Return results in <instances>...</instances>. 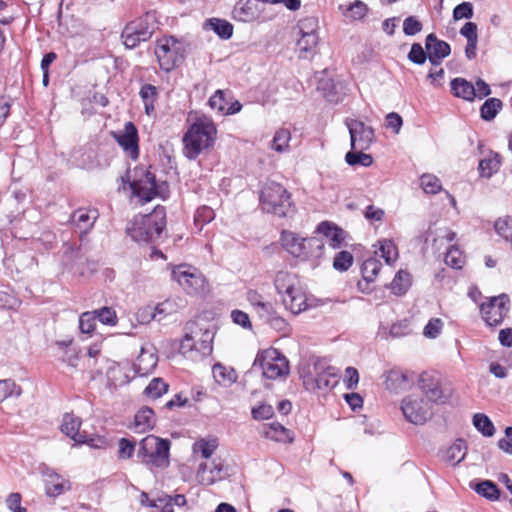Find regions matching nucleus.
<instances>
[{
    "instance_id": "f257e3e1",
    "label": "nucleus",
    "mask_w": 512,
    "mask_h": 512,
    "mask_svg": "<svg viewBox=\"0 0 512 512\" xmlns=\"http://www.w3.org/2000/svg\"><path fill=\"white\" fill-rule=\"evenodd\" d=\"M216 134V126L210 118H196L183 136L184 155L189 160H195L203 150L214 145Z\"/></svg>"
},
{
    "instance_id": "f03ea898",
    "label": "nucleus",
    "mask_w": 512,
    "mask_h": 512,
    "mask_svg": "<svg viewBox=\"0 0 512 512\" xmlns=\"http://www.w3.org/2000/svg\"><path fill=\"white\" fill-rule=\"evenodd\" d=\"M165 228L166 210L159 205L149 214L135 216L126 233L138 243H152L161 237Z\"/></svg>"
},
{
    "instance_id": "7ed1b4c3",
    "label": "nucleus",
    "mask_w": 512,
    "mask_h": 512,
    "mask_svg": "<svg viewBox=\"0 0 512 512\" xmlns=\"http://www.w3.org/2000/svg\"><path fill=\"white\" fill-rule=\"evenodd\" d=\"M171 441L149 434L140 440L136 451L138 462L148 469H165L170 465Z\"/></svg>"
},
{
    "instance_id": "20e7f679",
    "label": "nucleus",
    "mask_w": 512,
    "mask_h": 512,
    "mask_svg": "<svg viewBox=\"0 0 512 512\" xmlns=\"http://www.w3.org/2000/svg\"><path fill=\"white\" fill-rule=\"evenodd\" d=\"M124 183H128L134 195L149 202L156 196H162V191L167 190V182L158 184L156 176L143 166H137L133 170H127L121 177Z\"/></svg>"
},
{
    "instance_id": "39448f33",
    "label": "nucleus",
    "mask_w": 512,
    "mask_h": 512,
    "mask_svg": "<svg viewBox=\"0 0 512 512\" xmlns=\"http://www.w3.org/2000/svg\"><path fill=\"white\" fill-rule=\"evenodd\" d=\"M158 29L155 11H148L144 15L127 23L122 30L121 38L128 49H134L141 42H146Z\"/></svg>"
},
{
    "instance_id": "423d86ee",
    "label": "nucleus",
    "mask_w": 512,
    "mask_h": 512,
    "mask_svg": "<svg viewBox=\"0 0 512 512\" xmlns=\"http://www.w3.org/2000/svg\"><path fill=\"white\" fill-rule=\"evenodd\" d=\"M262 209L278 217H288L295 212L291 194L279 183L267 184L261 191Z\"/></svg>"
},
{
    "instance_id": "0eeeda50",
    "label": "nucleus",
    "mask_w": 512,
    "mask_h": 512,
    "mask_svg": "<svg viewBox=\"0 0 512 512\" xmlns=\"http://www.w3.org/2000/svg\"><path fill=\"white\" fill-rule=\"evenodd\" d=\"M252 368L254 371L259 369L263 377L271 380L286 376L289 373L288 360L275 348L258 352Z\"/></svg>"
},
{
    "instance_id": "6e6552de",
    "label": "nucleus",
    "mask_w": 512,
    "mask_h": 512,
    "mask_svg": "<svg viewBox=\"0 0 512 512\" xmlns=\"http://www.w3.org/2000/svg\"><path fill=\"white\" fill-rule=\"evenodd\" d=\"M171 277L189 295H204L209 291V285L204 275L196 268L181 264L172 269Z\"/></svg>"
},
{
    "instance_id": "1a4fd4ad",
    "label": "nucleus",
    "mask_w": 512,
    "mask_h": 512,
    "mask_svg": "<svg viewBox=\"0 0 512 512\" xmlns=\"http://www.w3.org/2000/svg\"><path fill=\"white\" fill-rule=\"evenodd\" d=\"M155 55L160 68L165 72L172 71L184 59L183 49L179 41L173 36L157 39Z\"/></svg>"
},
{
    "instance_id": "9d476101",
    "label": "nucleus",
    "mask_w": 512,
    "mask_h": 512,
    "mask_svg": "<svg viewBox=\"0 0 512 512\" xmlns=\"http://www.w3.org/2000/svg\"><path fill=\"white\" fill-rule=\"evenodd\" d=\"M481 318L488 327L501 325L510 311V298L507 294H500L487 298L479 304Z\"/></svg>"
},
{
    "instance_id": "9b49d317",
    "label": "nucleus",
    "mask_w": 512,
    "mask_h": 512,
    "mask_svg": "<svg viewBox=\"0 0 512 512\" xmlns=\"http://www.w3.org/2000/svg\"><path fill=\"white\" fill-rule=\"evenodd\" d=\"M345 125L350 135L352 150H368L375 141V130L363 121L355 118H346Z\"/></svg>"
},
{
    "instance_id": "f8f14e48",
    "label": "nucleus",
    "mask_w": 512,
    "mask_h": 512,
    "mask_svg": "<svg viewBox=\"0 0 512 512\" xmlns=\"http://www.w3.org/2000/svg\"><path fill=\"white\" fill-rule=\"evenodd\" d=\"M38 470L44 478L45 494L47 497L57 498L71 490L72 483L70 480L64 478L45 463L40 464Z\"/></svg>"
},
{
    "instance_id": "ddd939ff",
    "label": "nucleus",
    "mask_w": 512,
    "mask_h": 512,
    "mask_svg": "<svg viewBox=\"0 0 512 512\" xmlns=\"http://www.w3.org/2000/svg\"><path fill=\"white\" fill-rule=\"evenodd\" d=\"M401 410L405 419L414 425H424L431 417L424 399L413 395L402 399Z\"/></svg>"
},
{
    "instance_id": "4468645a",
    "label": "nucleus",
    "mask_w": 512,
    "mask_h": 512,
    "mask_svg": "<svg viewBox=\"0 0 512 512\" xmlns=\"http://www.w3.org/2000/svg\"><path fill=\"white\" fill-rule=\"evenodd\" d=\"M418 386L428 401L435 404H445L451 393L442 387L438 376L424 372L420 375Z\"/></svg>"
},
{
    "instance_id": "2eb2a0df",
    "label": "nucleus",
    "mask_w": 512,
    "mask_h": 512,
    "mask_svg": "<svg viewBox=\"0 0 512 512\" xmlns=\"http://www.w3.org/2000/svg\"><path fill=\"white\" fill-rule=\"evenodd\" d=\"M112 136L123 151L132 159L139 157V135L136 125L128 121L124 125V129L118 132H112Z\"/></svg>"
},
{
    "instance_id": "dca6fc26",
    "label": "nucleus",
    "mask_w": 512,
    "mask_h": 512,
    "mask_svg": "<svg viewBox=\"0 0 512 512\" xmlns=\"http://www.w3.org/2000/svg\"><path fill=\"white\" fill-rule=\"evenodd\" d=\"M66 258L71 259L65 264L66 269L73 275L85 277L92 275L96 271V262L84 258L80 254V247L70 245L64 252Z\"/></svg>"
},
{
    "instance_id": "f3484780",
    "label": "nucleus",
    "mask_w": 512,
    "mask_h": 512,
    "mask_svg": "<svg viewBox=\"0 0 512 512\" xmlns=\"http://www.w3.org/2000/svg\"><path fill=\"white\" fill-rule=\"evenodd\" d=\"M286 309L294 315L300 314L307 309L316 306L315 299L309 297L301 287H290L288 293L282 297Z\"/></svg>"
},
{
    "instance_id": "a211bd4d",
    "label": "nucleus",
    "mask_w": 512,
    "mask_h": 512,
    "mask_svg": "<svg viewBox=\"0 0 512 512\" xmlns=\"http://www.w3.org/2000/svg\"><path fill=\"white\" fill-rule=\"evenodd\" d=\"M98 217V210L91 208H79L71 214L69 222L79 229L81 242L87 237L88 231L93 228Z\"/></svg>"
},
{
    "instance_id": "6ab92c4d",
    "label": "nucleus",
    "mask_w": 512,
    "mask_h": 512,
    "mask_svg": "<svg viewBox=\"0 0 512 512\" xmlns=\"http://www.w3.org/2000/svg\"><path fill=\"white\" fill-rule=\"evenodd\" d=\"M425 49L428 51L429 62L433 66L440 65L442 60L451 53L450 44L444 40L438 39L434 33H430L426 36Z\"/></svg>"
},
{
    "instance_id": "aec40b11",
    "label": "nucleus",
    "mask_w": 512,
    "mask_h": 512,
    "mask_svg": "<svg viewBox=\"0 0 512 512\" xmlns=\"http://www.w3.org/2000/svg\"><path fill=\"white\" fill-rule=\"evenodd\" d=\"M314 369L316 371L314 382L317 389L329 391L339 383V369L333 366L324 367L322 364H316Z\"/></svg>"
},
{
    "instance_id": "412c9836",
    "label": "nucleus",
    "mask_w": 512,
    "mask_h": 512,
    "mask_svg": "<svg viewBox=\"0 0 512 512\" xmlns=\"http://www.w3.org/2000/svg\"><path fill=\"white\" fill-rule=\"evenodd\" d=\"M382 268V263L373 257L366 259L361 266L362 281L357 284L358 289L363 293H370L372 288L370 284L374 282L376 276Z\"/></svg>"
},
{
    "instance_id": "4be33fe9",
    "label": "nucleus",
    "mask_w": 512,
    "mask_h": 512,
    "mask_svg": "<svg viewBox=\"0 0 512 512\" xmlns=\"http://www.w3.org/2000/svg\"><path fill=\"white\" fill-rule=\"evenodd\" d=\"M315 233L327 238L329 241V246L333 249L340 248L345 240L344 230L329 221L320 222L316 227Z\"/></svg>"
},
{
    "instance_id": "5701e85b",
    "label": "nucleus",
    "mask_w": 512,
    "mask_h": 512,
    "mask_svg": "<svg viewBox=\"0 0 512 512\" xmlns=\"http://www.w3.org/2000/svg\"><path fill=\"white\" fill-rule=\"evenodd\" d=\"M258 15V6L251 0H238L232 10V18L244 23L254 21Z\"/></svg>"
},
{
    "instance_id": "b1692460",
    "label": "nucleus",
    "mask_w": 512,
    "mask_h": 512,
    "mask_svg": "<svg viewBox=\"0 0 512 512\" xmlns=\"http://www.w3.org/2000/svg\"><path fill=\"white\" fill-rule=\"evenodd\" d=\"M156 424L155 413L152 408L144 406L134 416L132 429L135 433H145L154 428Z\"/></svg>"
},
{
    "instance_id": "393cba45",
    "label": "nucleus",
    "mask_w": 512,
    "mask_h": 512,
    "mask_svg": "<svg viewBox=\"0 0 512 512\" xmlns=\"http://www.w3.org/2000/svg\"><path fill=\"white\" fill-rule=\"evenodd\" d=\"M82 420L73 414L66 413L63 416L62 424L60 426L61 432L74 440L77 444L85 442V435L80 434L79 430Z\"/></svg>"
},
{
    "instance_id": "a878e982",
    "label": "nucleus",
    "mask_w": 512,
    "mask_h": 512,
    "mask_svg": "<svg viewBox=\"0 0 512 512\" xmlns=\"http://www.w3.org/2000/svg\"><path fill=\"white\" fill-rule=\"evenodd\" d=\"M300 254L298 258L303 260L319 259L323 255L324 241L318 236H311L303 238Z\"/></svg>"
},
{
    "instance_id": "bb28decb",
    "label": "nucleus",
    "mask_w": 512,
    "mask_h": 512,
    "mask_svg": "<svg viewBox=\"0 0 512 512\" xmlns=\"http://www.w3.org/2000/svg\"><path fill=\"white\" fill-rule=\"evenodd\" d=\"M466 452L467 444L465 440L458 438L446 449L443 455V461L455 467L465 459Z\"/></svg>"
},
{
    "instance_id": "cd10ccee",
    "label": "nucleus",
    "mask_w": 512,
    "mask_h": 512,
    "mask_svg": "<svg viewBox=\"0 0 512 512\" xmlns=\"http://www.w3.org/2000/svg\"><path fill=\"white\" fill-rule=\"evenodd\" d=\"M451 93L457 97L466 101H474L476 98L475 87L468 80L457 77L450 82Z\"/></svg>"
},
{
    "instance_id": "c85d7f7f",
    "label": "nucleus",
    "mask_w": 512,
    "mask_h": 512,
    "mask_svg": "<svg viewBox=\"0 0 512 512\" xmlns=\"http://www.w3.org/2000/svg\"><path fill=\"white\" fill-rule=\"evenodd\" d=\"M303 237L298 234L283 230L280 235V243L282 248L293 257L298 258L300 254H303L301 250Z\"/></svg>"
},
{
    "instance_id": "c756f323",
    "label": "nucleus",
    "mask_w": 512,
    "mask_h": 512,
    "mask_svg": "<svg viewBox=\"0 0 512 512\" xmlns=\"http://www.w3.org/2000/svg\"><path fill=\"white\" fill-rule=\"evenodd\" d=\"M502 158L497 152L491 151L490 156L479 161L478 170L482 177L487 179L496 174L501 166Z\"/></svg>"
},
{
    "instance_id": "7c9ffc66",
    "label": "nucleus",
    "mask_w": 512,
    "mask_h": 512,
    "mask_svg": "<svg viewBox=\"0 0 512 512\" xmlns=\"http://www.w3.org/2000/svg\"><path fill=\"white\" fill-rule=\"evenodd\" d=\"M205 29L212 30L219 38L228 40L233 35V25L224 19L220 18H209L204 23Z\"/></svg>"
},
{
    "instance_id": "2f4dec72",
    "label": "nucleus",
    "mask_w": 512,
    "mask_h": 512,
    "mask_svg": "<svg viewBox=\"0 0 512 512\" xmlns=\"http://www.w3.org/2000/svg\"><path fill=\"white\" fill-rule=\"evenodd\" d=\"M265 436L275 442L292 443L294 441L293 432L285 428L279 422L270 423L268 429L265 431Z\"/></svg>"
},
{
    "instance_id": "473e14b6",
    "label": "nucleus",
    "mask_w": 512,
    "mask_h": 512,
    "mask_svg": "<svg viewBox=\"0 0 512 512\" xmlns=\"http://www.w3.org/2000/svg\"><path fill=\"white\" fill-rule=\"evenodd\" d=\"M215 381L222 386H230L237 380V374L233 368L226 367L221 363H215L212 367Z\"/></svg>"
},
{
    "instance_id": "72a5a7b5",
    "label": "nucleus",
    "mask_w": 512,
    "mask_h": 512,
    "mask_svg": "<svg viewBox=\"0 0 512 512\" xmlns=\"http://www.w3.org/2000/svg\"><path fill=\"white\" fill-rule=\"evenodd\" d=\"M473 489L477 494L490 501H498L501 498V490L492 480H481Z\"/></svg>"
},
{
    "instance_id": "f704fd0d",
    "label": "nucleus",
    "mask_w": 512,
    "mask_h": 512,
    "mask_svg": "<svg viewBox=\"0 0 512 512\" xmlns=\"http://www.w3.org/2000/svg\"><path fill=\"white\" fill-rule=\"evenodd\" d=\"M503 109V102L499 98H487L480 107V117L486 122L496 118Z\"/></svg>"
},
{
    "instance_id": "c9c22d12",
    "label": "nucleus",
    "mask_w": 512,
    "mask_h": 512,
    "mask_svg": "<svg viewBox=\"0 0 512 512\" xmlns=\"http://www.w3.org/2000/svg\"><path fill=\"white\" fill-rule=\"evenodd\" d=\"M157 365V356L154 353L145 352L141 350L140 355L134 362L133 366L139 375H145L150 372Z\"/></svg>"
},
{
    "instance_id": "e433bc0d",
    "label": "nucleus",
    "mask_w": 512,
    "mask_h": 512,
    "mask_svg": "<svg viewBox=\"0 0 512 512\" xmlns=\"http://www.w3.org/2000/svg\"><path fill=\"white\" fill-rule=\"evenodd\" d=\"M386 330L387 329L384 326H380L379 334L385 339H388L389 337L401 338L411 333L409 322L406 319L393 323L388 332Z\"/></svg>"
},
{
    "instance_id": "4c0bfd02",
    "label": "nucleus",
    "mask_w": 512,
    "mask_h": 512,
    "mask_svg": "<svg viewBox=\"0 0 512 512\" xmlns=\"http://www.w3.org/2000/svg\"><path fill=\"white\" fill-rule=\"evenodd\" d=\"M410 286L411 275L410 273L403 270L398 271L391 282L392 293L396 296L404 295Z\"/></svg>"
},
{
    "instance_id": "58836bf2",
    "label": "nucleus",
    "mask_w": 512,
    "mask_h": 512,
    "mask_svg": "<svg viewBox=\"0 0 512 512\" xmlns=\"http://www.w3.org/2000/svg\"><path fill=\"white\" fill-rule=\"evenodd\" d=\"M473 426L484 437H492L495 433V426L491 419L484 413H476L472 419Z\"/></svg>"
},
{
    "instance_id": "ea45409f",
    "label": "nucleus",
    "mask_w": 512,
    "mask_h": 512,
    "mask_svg": "<svg viewBox=\"0 0 512 512\" xmlns=\"http://www.w3.org/2000/svg\"><path fill=\"white\" fill-rule=\"evenodd\" d=\"M365 150H350L345 155V161L349 166L370 167L373 164V157L364 153Z\"/></svg>"
},
{
    "instance_id": "a19ab883",
    "label": "nucleus",
    "mask_w": 512,
    "mask_h": 512,
    "mask_svg": "<svg viewBox=\"0 0 512 512\" xmlns=\"http://www.w3.org/2000/svg\"><path fill=\"white\" fill-rule=\"evenodd\" d=\"M318 90L322 92L325 99L331 103H338L340 96L337 91V84L332 79H320L318 81Z\"/></svg>"
},
{
    "instance_id": "79ce46f5",
    "label": "nucleus",
    "mask_w": 512,
    "mask_h": 512,
    "mask_svg": "<svg viewBox=\"0 0 512 512\" xmlns=\"http://www.w3.org/2000/svg\"><path fill=\"white\" fill-rule=\"evenodd\" d=\"M420 186L426 194H437L442 190L440 179L429 173L420 176Z\"/></svg>"
},
{
    "instance_id": "37998d69",
    "label": "nucleus",
    "mask_w": 512,
    "mask_h": 512,
    "mask_svg": "<svg viewBox=\"0 0 512 512\" xmlns=\"http://www.w3.org/2000/svg\"><path fill=\"white\" fill-rule=\"evenodd\" d=\"M274 286L278 294L286 295L290 287H294L293 276L286 271H279L274 279Z\"/></svg>"
},
{
    "instance_id": "c03bdc74",
    "label": "nucleus",
    "mask_w": 512,
    "mask_h": 512,
    "mask_svg": "<svg viewBox=\"0 0 512 512\" xmlns=\"http://www.w3.org/2000/svg\"><path fill=\"white\" fill-rule=\"evenodd\" d=\"M136 451V441L133 438L122 437L118 440V453L119 460H129L132 458Z\"/></svg>"
},
{
    "instance_id": "a18cd8bd",
    "label": "nucleus",
    "mask_w": 512,
    "mask_h": 512,
    "mask_svg": "<svg viewBox=\"0 0 512 512\" xmlns=\"http://www.w3.org/2000/svg\"><path fill=\"white\" fill-rule=\"evenodd\" d=\"M168 384L162 378H153L144 390V394L152 399L161 397L168 391Z\"/></svg>"
},
{
    "instance_id": "49530a36",
    "label": "nucleus",
    "mask_w": 512,
    "mask_h": 512,
    "mask_svg": "<svg viewBox=\"0 0 512 512\" xmlns=\"http://www.w3.org/2000/svg\"><path fill=\"white\" fill-rule=\"evenodd\" d=\"M380 256L387 264H391L398 257L397 247L390 239H383L379 241Z\"/></svg>"
},
{
    "instance_id": "de8ad7c7",
    "label": "nucleus",
    "mask_w": 512,
    "mask_h": 512,
    "mask_svg": "<svg viewBox=\"0 0 512 512\" xmlns=\"http://www.w3.org/2000/svg\"><path fill=\"white\" fill-rule=\"evenodd\" d=\"M290 139V131L288 129L281 128L275 132L271 147L277 152H284L289 147Z\"/></svg>"
},
{
    "instance_id": "09e8293b",
    "label": "nucleus",
    "mask_w": 512,
    "mask_h": 512,
    "mask_svg": "<svg viewBox=\"0 0 512 512\" xmlns=\"http://www.w3.org/2000/svg\"><path fill=\"white\" fill-rule=\"evenodd\" d=\"M444 261L446 265L454 269H461L464 265V257L456 245L449 247L445 254Z\"/></svg>"
},
{
    "instance_id": "8fccbe9b",
    "label": "nucleus",
    "mask_w": 512,
    "mask_h": 512,
    "mask_svg": "<svg viewBox=\"0 0 512 512\" xmlns=\"http://www.w3.org/2000/svg\"><path fill=\"white\" fill-rule=\"evenodd\" d=\"M407 58L413 64L423 65L427 59L429 60L428 51L420 43L415 42L411 45Z\"/></svg>"
},
{
    "instance_id": "3c124183",
    "label": "nucleus",
    "mask_w": 512,
    "mask_h": 512,
    "mask_svg": "<svg viewBox=\"0 0 512 512\" xmlns=\"http://www.w3.org/2000/svg\"><path fill=\"white\" fill-rule=\"evenodd\" d=\"M494 229L498 235L508 241L512 237V216L498 218L494 223Z\"/></svg>"
},
{
    "instance_id": "603ef678",
    "label": "nucleus",
    "mask_w": 512,
    "mask_h": 512,
    "mask_svg": "<svg viewBox=\"0 0 512 512\" xmlns=\"http://www.w3.org/2000/svg\"><path fill=\"white\" fill-rule=\"evenodd\" d=\"M368 11L369 8L363 1L355 0L348 6L345 15L353 20H362Z\"/></svg>"
},
{
    "instance_id": "864d4df0",
    "label": "nucleus",
    "mask_w": 512,
    "mask_h": 512,
    "mask_svg": "<svg viewBox=\"0 0 512 512\" xmlns=\"http://www.w3.org/2000/svg\"><path fill=\"white\" fill-rule=\"evenodd\" d=\"M353 264V255L346 250L338 252L333 260V267L338 271H347Z\"/></svg>"
},
{
    "instance_id": "5fc2aeb1",
    "label": "nucleus",
    "mask_w": 512,
    "mask_h": 512,
    "mask_svg": "<svg viewBox=\"0 0 512 512\" xmlns=\"http://www.w3.org/2000/svg\"><path fill=\"white\" fill-rule=\"evenodd\" d=\"M96 319L104 325L114 326L117 324V315L111 307H102L93 311Z\"/></svg>"
},
{
    "instance_id": "6e6d98bb",
    "label": "nucleus",
    "mask_w": 512,
    "mask_h": 512,
    "mask_svg": "<svg viewBox=\"0 0 512 512\" xmlns=\"http://www.w3.org/2000/svg\"><path fill=\"white\" fill-rule=\"evenodd\" d=\"M96 316L93 311H87L79 317V329L81 333L91 335L96 327Z\"/></svg>"
},
{
    "instance_id": "4d7b16f0",
    "label": "nucleus",
    "mask_w": 512,
    "mask_h": 512,
    "mask_svg": "<svg viewBox=\"0 0 512 512\" xmlns=\"http://www.w3.org/2000/svg\"><path fill=\"white\" fill-rule=\"evenodd\" d=\"M21 389L11 379L0 380V402L13 395L19 396Z\"/></svg>"
},
{
    "instance_id": "13d9d810",
    "label": "nucleus",
    "mask_w": 512,
    "mask_h": 512,
    "mask_svg": "<svg viewBox=\"0 0 512 512\" xmlns=\"http://www.w3.org/2000/svg\"><path fill=\"white\" fill-rule=\"evenodd\" d=\"M217 448V442L216 440H204L201 439L199 441H196L193 445L194 452H200L202 457L205 459H209L214 451Z\"/></svg>"
},
{
    "instance_id": "bf43d9fd",
    "label": "nucleus",
    "mask_w": 512,
    "mask_h": 512,
    "mask_svg": "<svg viewBox=\"0 0 512 512\" xmlns=\"http://www.w3.org/2000/svg\"><path fill=\"white\" fill-rule=\"evenodd\" d=\"M215 217L214 210L208 206L199 207L194 215V222L202 228L205 224L211 222Z\"/></svg>"
},
{
    "instance_id": "052dcab7",
    "label": "nucleus",
    "mask_w": 512,
    "mask_h": 512,
    "mask_svg": "<svg viewBox=\"0 0 512 512\" xmlns=\"http://www.w3.org/2000/svg\"><path fill=\"white\" fill-rule=\"evenodd\" d=\"M318 40V34H301L300 39L297 41V47L301 52H312L317 46Z\"/></svg>"
},
{
    "instance_id": "680f3d73",
    "label": "nucleus",
    "mask_w": 512,
    "mask_h": 512,
    "mask_svg": "<svg viewBox=\"0 0 512 512\" xmlns=\"http://www.w3.org/2000/svg\"><path fill=\"white\" fill-rule=\"evenodd\" d=\"M423 29L422 22L416 16H408L403 21V33L406 36H414Z\"/></svg>"
},
{
    "instance_id": "e2e57ef3",
    "label": "nucleus",
    "mask_w": 512,
    "mask_h": 512,
    "mask_svg": "<svg viewBox=\"0 0 512 512\" xmlns=\"http://www.w3.org/2000/svg\"><path fill=\"white\" fill-rule=\"evenodd\" d=\"M473 14V5L470 2H462L453 9L454 20L471 19Z\"/></svg>"
},
{
    "instance_id": "0e129e2a",
    "label": "nucleus",
    "mask_w": 512,
    "mask_h": 512,
    "mask_svg": "<svg viewBox=\"0 0 512 512\" xmlns=\"http://www.w3.org/2000/svg\"><path fill=\"white\" fill-rule=\"evenodd\" d=\"M212 341H213V334L209 330H206L202 334L201 340L199 342H196L198 345L197 352L200 353L201 356L210 355L213 350Z\"/></svg>"
},
{
    "instance_id": "69168bd1",
    "label": "nucleus",
    "mask_w": 512,
    "mask_h": 512,
    "mask_svg": "<svg viewBox=\"0 0 512 512\" xmlns=\"http://www.w3.org/2000/svg\"><path fill=\"white\" fill-rule=\"evenodd\" d=\"M363 215L365 219L373 224L375 222H382L385 217V211L382 208L376 207L374 205L366 206Z\"/></svg>"
},
{
    "instance_id": "338daca9",
    "label": "nucleus",
    "mask_w": 512,
    "mask_h": 512,
    "mask_svg": "<svg viewBox=\"0 0 512 512\" xmlns=\"http://www.w3.org/2000/svg\"><path fill=\"white\" fill-rule=\"evenodd\" d=\"M252 417L255 420H268L273 417L274 409L271 405L262 403L251 410Z\"/></svg>"
},
{
    "instance_id": "774afa93",
    "label": "nucleus",
    "mask_w": 512,
    "mask_h": 512,
    "mask_svg": "<svg viewBox=\"0 0 512 512\" xmlns=\"http://www.w3.org/2000/svg\"><path fill=\"white\" fill-rule=\"evenodd\" d=\"M442 329V321L439 318H432L425 325L423 335L429 339L436 338Z\"/></svg>"
}]
</instances>
